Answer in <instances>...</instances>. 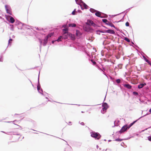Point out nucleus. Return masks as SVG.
<instances>
[{
    "instance_id": "nucleus-1",
    "label": "nucleus",
    "mask_w": 151,
    "mask_h": 151,
    "mask_svg": "<svg viewBox=\"0 0 151 151\" xmlns=\"http://www.w3.org/2000/svg\"><path fill=\"white\" fill-rule=\"evenodd\" d=\"M102 21L103 22L106 23V24L111 27L115 28V26L111 22H109L108 20L106 19H102Z\"/></svg>"
},
{
    "instance_id": "nucleus-2",
    "label": "nucleus",
    "mask_w": 151,
    "mask_h": 151,
    "mask_svg": "<svg viewBox=\"0 0 151 151\" xmlns=\"http://www.w3.org/2000/svg\"><path fill=\"white\" fill-rule=\"evenodd\" d=\"M91 136L92 137H94L98 139H99L101 137L99 134L96 132L92 133L91 134Z\"/></svg>"
},
{
    "instance_id": "nucleus-3",
    "label": "nucleus",
    "mask_w": 151,
    "mask_h": 151,
    "mask_svg": "<svg viewBox=\"0 0 151 151\" xmlns=\"http://www.w3.org/2000/svg\"><path fill=\"white\" fill-rule=\"evenodd\" d=\"M129 128V127H128L127 125H124L123 126L122 128L119 131V132L120 133H123L127 130Z\"/></svg>"
},
{
    "instance_id": "nucleus-4",
    "label": "nucleus",
    "mask_w": 151,
    "mask_h": 151,
    "mask_svg": "<svg viewBox=\"0 0 151 151\" xmlns=\"http://www.w3.org/2000/svg\"><path fill=\"white\" fill-rule=\"evenodd\" d=\"M102 106L103 107L102 110L103 111H104L103 113H104L106 111V110L108 108V104L106 103H104Z\"/></svg>"
},
{
    "instance_id": "nucleus-5",
    "label": "nucleus",
    "mask_w": 151,
    "mask_h": 151,
    "mask_svg": "<svg viewBox=\"0 0 151 151\" xmlns=\"http://www.w3.org/2000/svg\"><path fill=\"white\" fill-rule=\"evenodd\" d=\"M63 32H64V34L65 35L67 34V35H69V36H72V34L71 33H68V29L67 28H65V29H63Z\"/></svg>"
},
{
    "instance_id": "nucleus-6",
    "label": "nucleus",
    "mask_w": 151,
    "mask_h": 151,
    "mask_svg": "<svg viewBox=\"0 0 151 151\" xmlns=\"http://www.w3.org/2000/svg\"><path fill=\"white\" fill-rule=\"evenodd\" d=\"M5 9L7 13L10 15H12V12L11 10L8 9L9 6L7 5L5 6Z\"/></svg>"
},
{
    "instance_id": "nucleus-7",
    "label": "nucleus",
    "mask_w": 151,
    "mask_h": 151,
    "mask_svg": "<svg viewBox=\"0 0 151 151\" xmlns=\"http://www.w3.org/2000/svg\"><path fill=\"white\" fill-rule=\"evenodd\" d=\"M87 23L89 25H92L95 26V24L93 22L90 20H88L87 21Z\"/></svg>"
},
{
    "instance_id": "nucleus-8",
    "label": "nucleus",
    "mask_w": 151,
    "mask_h": 151,
    "mask_svg": "<svg viewBox=\"0 0 151 151\" xmlns=\"http://www.w3.org/2000/svg\"><path fill=\"white\" fill-rule=\"evenodd\" d=\"M105 32L108 33H109L112 34H114L115 33L114 31L111 29H109L105 31Z\"/></svg>"
},
{
    "instance_id": "nucleus-9",
    "label": "nucleus",
    "mask_w": 151,
    "mask_h": 151,
    "mask_svg": "<svg viewBox=\"0 0 151 151\" xmlns=\"http://www.w3.org/2000/svg\"><path fill=\"white\" fill-rule=\"evenodd\" d=\"M124 87L127 88L128 89H131L132 88V86L129 84H125L124 85Z\"/></svg>"
},
{
    "instance_id": "nucleus-10",
    "label": "nucleus",
    "mask_w": 151,
    "mask_h": 151,
    "mask_svg": "<svg viewBox=\"0 0 151 151\" xmlns=\"http://www.w3.org/2000/svg\"><path fill=\"white\" fill-rule=\"evenodd\" d=\"M95 15L96 16L98 17H101V13L97 11L95 13Z\"/></svg>"
},
{
    "instance_id": "nucleus-11",
    "label": "nucleus",
    "mask_w": 151,
    "mask_h": 151,
    "mask_svg": "<svg viewBox=\"0 0 151 151\" xmlns=\"http://www.w3.org/2000/svg\"><path fill=\"white\" fill-rule=\"evenodd\" d=\"M10 17V22L11 23H13L15 22V20L13 17Z\"/></svg>"
},
{
    "instance_id": "nucleus-12",
    "label": "nucleus",
    "mask_w": 151,
    "mask_h": 151,
    "mask_svg": "<svg viewBox=\"0 0 151 151\" xmlns=\"http://www.w3.org/2000/svg\"><path fill=\"white\" fill-rule=\"evenodd\" d=\"M145 85V83L140 84L138 86V88L139 89L142 88Z\"/></svg>"
},
{
    "instance_id": "nucleus-13",
    "label": "nucleus",
    "mask_w": 151,
    "mask_h": 151,
    "mask_svg": "<svg viewBox=\"0 0 151 151\" xmlns=\"http://www.w3.org/2000/svg\"><path fill=\"white\" fill-rule=\"evenodd\" d=\"M68 26H69V27H75L76 26V24L73 23L72 24H69Z\"/></svg>"
},
{
    "instance_id": "nucleus-14",
    "label": "nucleus",
    "mask_w": 151,
    "mask_h": 151,
    "mask_svg": "<svg viewBox=\"0 0 151 151\" xmlns=\"http://www.w3.org/2000/svg\"><path fill=\"white\" fill-rule=\"evenodd\" d=\"M69 35H67V34L64 35V33H63V38L64 39H66L68 38V36Z\"/></svg>"
},
{
    "instance_id": "nucleus-15",
    "label": "nucleus",
    "mask_w": 151,
    "mask_h": 151,
    "mask_svg": "<svg viewBox=\"0 0 151 151\" xmlns=\"http://www.w3.org/2000/svg\"><path fill=\"white\" fill-rule=\"evenodd\" d=\"M53 35V34L52 33H51L48 35L47 36V38H48L49 37H51L52 35Z\"/></svg>"
},
{
    "instance_id": "nucleus-16",
    "label": "nucleus",
    "mask_w": 151,
    "mask_h": 151,
    "mask_svg": "<svg viewBox=\"0 0 151 151\" xmlns=\"http://www.w3.org/2000/svg\"><path fill=\"white\" fill-rule=\"evenodd\" d=\"M124 40L128 42H130V40L127 37H125Z\"/></svg>"
},
{
    "instance_id": "nucleus-17",
    "label": "nucleus",
    "mask_w": 151,
    "mask_h": 151,
    "mask_svg": "<svg viewBox=\"0 0 151 151\" xmlns=\"http://www.w3.org/2000/svg\"><path fill=\"white\" fill-rule=\"evenodd\" d=\"M90 11L92 13H94L95 12H96V10H94L93 9H90Z\"/></svg>"
},
{
    "instance_id": "nucleus-18",
    "label": "nucleus",
    "mask_w": 151,
    "mask_h": 151,
    "mask_svg": "<svg viewBox=\"0 0 151 151\" xmlns=\"http://www.w3.org/2000/svg\"><path fill=\"white\" fill-rule=\"evenodd\" d=\"M62 37V36H60L58 39V40H57V41L58 42H59L60 41H61V39Z\"/></svg>"
},
{
    "instance_id": "nucleus-19",
    "label": "nucleus",
    "mask_w": 151,
    "mask_h": 151,
    "mask_svg": "<svg viewBox=\"0 0 151 151\" xmlns=\"http://www.w3.org/2000/svg\"><path fill=\"white\" fill-rule=\"evenodd\" d=\"M76 35L77 36H79L81 35V34L79 31L77 30Z\"/></svg>"
},
{
    "instance_id": "nucleus-20",
    "label": "nucleus",
    "mask_w": 151,
    "mask_h": 151,
    "mask_svg": "<svg viewBox=\"0 0 151 151\" xmlns=\"http://www.w3.org/2000/svg\"><path fill=\"white\" fill-rule=\"evenodd\" d=\"M12 39H10L9 40V42H8L9 44L10 45L12 43Z\"/></svg>"
},
{
    "instance_id": "nucleus-21",
    "label": "nucleus",
    "mask_w": 151,
    "mask_h": 151,
    "mask_svg": "<svg viewBox=\"0 0 151 151\" xmlns=\"http://www.w3.org/2000/svg\"><path fill=\"white\" fill-rule=\"evenodd\" d=\"M91 61L93 63V65H95L96 64V62L95 61H94L93 60H91Z\"/></svg>"
},
{
    "instance_id": "nucleus-22",
    "label": "nucleus",
    "mask_w": 151,
    "mask_h": 151,
    "mask_svg": "<svg viewBox=\"0 0 151 151\" xmlns=\"http://www.w3.org/2000/svg\"><path fill=\"white\" fill-rule=\"evenodd\" d=\"M133 93L134 95H138V93L137 92L134 91L133 92Z\"/></svg>"
},
{
    "instance_id": "nucleus-23",
    "label": "nucleus",
    "mask_w": 151,
    "mask_h": 151,
    "mask_svg": "<svg viewBox=\"0 0 151 151\" xmlns=\"http://www.w3.org/2000/svg\"><path fill=\"white\" fill-rule=\"evenodd\" d=\"M116 81L117 83H120L121 80L120 79H117L116 80Z\"/></svg>"
},
{
    "instance_id": "nucleus-24",
    "label": "nucleus",
    "mask_w": 151,
    "mask_h": 151,
    "mask_svg": "<svg viewBox=\"0 0 151 151\" xmlns=\"http://www.w3.org/2000/svg\"><path fill=\"white\" fill-rule=\"evenodd\" d=\"M136 122V121H134V122H133L132 123L130 124V126L129 127V128H130L131 126H132L135 122Z\"/></svg>"
},
{
    "instance_id": "nucleus-25",
    "label": "nucleus",
    "mask_w": 151,
    "mask_h": 151,
    "mask_svg": "<svg viewBox=\"0 0 151 151\" xmlns=\"http://www.w3.org/2000/svg\"><path fill=\"white\" fill-rule=\"evenodd\" d=\"M115 140L116 141H121L122 140V139H115Z\"/></svg>"
},
{
    "instance_id": "nucleus-26",
    "label": "nucleus",
    "mask_w": 151,
    "mask_h": 151,
    "mask_svg": "<svg viewBox=\"0 0 151 151\" xmlns=\"http://www.w3.org/2000/svg\"><path fill=\"white\" fill-rule=\"evenodd\" d=\"M129 23L128 22H127L126 23L125 25L126 26L128 27L129 26Z\"/></svg>"
},
{
    "instance_id": "nucleus-27",
    "label": "nucleus",
    "mask_w": 151,
    "mask_h": 151,
    "mask_svg": "<svg viewBox=\"0 0 151 151\" xmlns=\"http://www.w3.org/2000/svg\"><path fill=\"white\" fill-rule=\"evenodd\" d=\"M75 9L74 10V11H73L72 12V14L73 15H75Z\"/></svg>"
},
{
    "instance_id": "nucleus-28",
    "label": "nucleus",
    "mask_w": 151,
    "mask_h": 151,
    "mask_svg": "<svg viewBox=\"0 0 151 151\" xmlns=\"http://www.w3.org/2000/svg\"><path fill=\"white\" fill-rule=\"evenodd\" d=\"M3 61V59L1 57H0V61L2 62Z\"/></svg>"
},
{
    "instance_id": "nucleus-29",
    "label": "nucleus",
    "mask_w": 151,
    "mask_h": 151,
    "mask_svg": "<svg viewBox=\"0 0 151 151\" xmlns=\"http://www.w3.org/2000/svg\"><path fill=\"white\" fill-rule=\"evenodd\" d=\"M37 88L38 91H39V90L40 89V87L39 86H37Z\"/></svg>"
},
{
    "instance_id": "nucleus-30",
    "label": "nucleus",
    "mask_w": 151,
    "mask_h": 151,
    "mask_svg": "<svg viewBox=\"0 0 151 151\" xmlns=\"http://www.w3.org/2000/svg\"><path fill=\"white\" fill-rule=\"evenodd\" d=\"M146 61L147 63H149V64H150V61H149V60H147H147H146Z\"/></svg>"
},
{
    "instance_id": "nucleus-31",
    "label": "nucleus",
    "mask_w": 151,
    "mask_h": 151,
    "mask_svg": "<svg viewBox=\"0 0 151 151\" xmlns=\"http://www.w3.org/2000/svg\"><path fill=\"white\" fill-rule=\"evenodd\" d=\"M148 140L150 141H151V137H148Z\"/></svg>"
},
{
    "instance_id": "nucleus-32",
    "label": "nucleus",
    "mask_w": 151,
    "mask_h": 151,
    "mask_svg": "<svg viewBox=\"0 0 151 151\" xmlns=\"http://www.w3.org/2000/svg\"><path fill=\"white\" fill-rule=\"evenodd\" d=\"M84 6L85 8H86V7H87V6L86 4H84Z\"/></svg>"
},
{
    "instance_id": "nucleus-33",
    "label": "nucleus",
    "mask_w": 151,
    "mask_h": 151,
    "mask_svg": "<svg viewBox=\"0 0 151 151\" xmlns=\"http://www.w3.org/2000/svg\"><path fill=\"white\" fill-rule=\"evenodd\" d=\"M149 112L151 113V108L150 109Z\"/></svg>"
},
{
    "instance_id": "nucleus-34",
    "label": "nucleus",
    "mask_w": 151,
    "mask_h": 151,
    "mask_svg": "<svg viewBox=\"0 0 151 151\" xmlns=\"http://www.w3.org/2000/svg\"><path fill=\"white\" fill-rule=\"evenodd\" d=\"M54 41H52V43H54Z\"/></svg>"
},
{
    "instance_id": "nucleus-35",
    "label": "nucleus",
    "mask_w": 151,
    "mask_h": 151,
    "mask_svg": "<svg viewBox=\"0 0 151 151\" xmlns=\"http://www.w3.org/2000/svg\"><path fill=\"white\" fill-rule=\"evenodd\" d=\"M1 132H3V133H4V132H3V131H2Z\"/></svg>"
},
{
    "instance_id": "nucleus-36",
    "label": "nucleus",
    "mask_w": 151,
    "mask_h": 151,
    "mask_svg": "<svg viewBox=\"0 0 151 151\" xmlns=\"http://www.w3.org/2000/svg\"><path fill=\"white\" fill-rule=\"evenodd\" d=\"M76 1L77 0H75Z\"/></svg>"
}]
</instances>
